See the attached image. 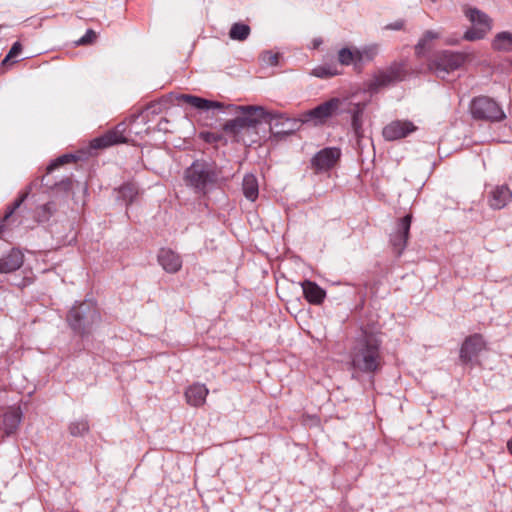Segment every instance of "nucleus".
I'll return each instance as SVG.
<instances>
[{"label": "nucleus", "mask_w": 512, "mask_h": 512, "mask_svg": "<svg viewBox=\"0 0 512 512\" xmlns=\"http://www.w3.org/2000/svg\"><path fill=\"white\" fill-rule=\"evenodd\" d=\"M24 261V255L18 249H12L0 258V273H11L18 270Z\"/></svg>", "instance_id": "obj_20"}, {"label": "nucleus", "mask_w": 512, "mask_h": 512, "mask_svg": "<svg viewBox=\"0 0 512 512\" xmlns=\"http://www.w3.org/2000/svg\"><path fill=\"white\" fill-rule=\"evenodd\" d=\"M492 46L495 50L511 51L512 50V33H509V32L498 33L492 42Z\"/></svg>", "instance_id": "obj_26"}, {"label": "nucleus", "mask_w": 512, "mask_h": 512, "mask_svg": "<svg viewBox=\"0 0 512 512\" xmlns=\"http://www.w3.org/2000/svg\"><path fill=\"white\" fill-rule=\"evenodd\" d=\"M21 50H22L21 44L19 42H15L13 44V46L11 47L10 51L8 52V54L6 55V57L4 58L3 64L8 62L10 59L18 56L20 54Z\"/></svg>", "instance_id": "obj_37"}, {"label": "nucleus", "mask_w": 512, "mask_h": 512, "mask_svg": "<svg viewBox=\"0 0 512 512\" xmlns=\"http://www.w3.org/2000/svg\"><path fill=\"white\" fill-rule=\"evenodd\" d=\"M177 100L183 101L196 109L205 111L210 109H222L224 107V105L221 102L211 101L189 94H181L177 97Z\"/></svg>", "instance_id": "obj_21"}, {"label": "nucleus", "mask_w": 512, "mask_h": 512, "mask_svg": "<svg viewBox=\"0 0 512 512\" xmlns=\"http://www.w3.org/2000/svg\"><path fill=\"white\" fill-rule=\"evenodd\" d=\"M439 37L440 34L438 32L427 30L415 46L416 54L423 55L427 50L430 49V43Z\"/></svg>", "instance_id": "obj_25"}, {"label": "nucleus", "mask_w": 512, "mask_h": 512, "mask_svg": "<svg viewBox=\"0 0 512 512\" xmlns=\"http://www.w3.org/2000/svg\"><path fill=\"white\" fill-rule=\"evenodd\" d=\"M378 53L377 45H368L361 49L358 48V61L359 66L365 61H371Z\"/></svg>", "instance_id": "obj_30"}, {"label": "nucleus", "mask_w": 512, "mask_h": 512, "mask_svg": "<svg viewBox=\"0 0 512 512\" xmlns=\"http://www.w3.org/2000/svg\"><path fill=\"white\" fill-rule=\"evenodd\" d=\"M97 38V34L94 30L88 29L86 33L77 41L79 45H87L93 43Z\"/></svg>", "instance_id": "obj_36"}, {"label": "nucleus", "mask_w": 512, "mask_h": 512, "mask_svg": "<svg viewBox=\"0 0 512 512\" xmlns=\"http://www.w3.org/2000/svg\"><path fill=\"white\" fill-rule=\"evenodd\" d=\"M404 27V21L398 20L394 23L388 24L385 28L388 30H401Z\"/></svg>", "instance_id": "obj_38"}, {"label": "nucleus", "mask_w": 512, "mask_h": 512, "mask_svg": "<svg viewBox=\"0 0 512 512\" xmlns=\"http://www.w3.org/2000/svg\"><path fill=\"white\" fill-rule=\"evenodd\" d=\"M470 113L475 120L500 122L506 118L501 106L487 96L475 97L470 104Z\"/></svg>", "instance_id": "obj_6"}, {"label": "nucleus", "mask_w": 512, "mask_h": 512, "mask_svg": "<svg viewBox=\"0 0 512 512\" xmlns=\"http://www.w3.org/2000/svg\"><path fill=\"white\" fill-rule=\"evenodd\" d=\"M280 53L272 51H264L260 55V61L263 66H277L279 64Z\"/></svg>", "instance_id": "obj_34"}, {"label": "nucleus", "mask_w": 512, "mask_h": 512, "mask_svg": "<svg viewBox=\"0 0 512 512\" xmlns=\"http://www.w3.org/2000/svg\"><path fill=\"white\" fill-rule=\"evenodd\" d=\"M209 394V389L205 384L193 383L185 390L184 396L187 404L192 407H201L206 403V398Z\"/></svg>", "instance_id": "obj_18"}, {"label": "nucleus", "mask_w": 512, "mask_h": 512, "mask_svg": "<svg viewBox=\"0 0 512 512\" xmlns=\"http://www.w3.org/2000/svg\"><path fill=\"white\" fill-rule=\"evenodd\" d=\"M67 321L74 332L84 337L100 323L101 315L94 301L85 300L70 309Z\"/></svg>", "instance_id": "obj_4"}, {"label": "nucleus", "mask_w": 512, "mask_h": 512, "mask_svg": "<svg viewBox=\"0 0 512 512\" xmlns=\"http://www.w3.org/2000/svg\"><path fill=\"white\" fill-rule=\"evenodd\" d=\"M89 431V424L86 419L71 422L69 432L72 436H83Z\"/></svg>", "instance_id": "obj_31"}, {"label": "nucleus", "mask_w": 512, "mask_h": 512, "mask_svg": "<svg viewBox=\"0 0 512 512\" xmlns=\"http://www.w3.org/2000/svg\"><path fill=\"white\" fill-rule=\"evenodd\" d=\"M167 107L168 101L166 99H160L149 103L145 108V112L152 115H158L167 109Z\"/></svg>", "instance_id": "obj_33"}, {"label": "nucleus", "mask_w": 512, "mask_h": 512, "mask_svg": "<svg viewBox=\"0 0 512 512\" xmlns=\"http://www.w3.org/2000/svg\"><path fill=\"white\" fill-rule=\"evenodd\" d=\"M304 298L313 305H320L326 297V291L313 281L305 280L301 283Z\"/></svg>", "instance_id": "obj_19"}, {"label": "nucleus", "mask_w": 512, "mask_h": 512, "mask_svg": "<svg viewBox=\"0 0 512 512\" xmlns=\"http://www.w3.org/2000/svg\"><path fill=\"white\" fill-rule=\"evenodd\" d=\"M465 16L472 23V27L464 33L463 38L465 40L475 41L483 39L485 35L491 30L492 21L490 17L479 9L467 8L465 10Z\"/></svg>", "instance_id": "obj_7"}, {"label": "nucleus", "mask_w": 512, "mask_h": 512, "mask_svg": "<svg viewBox=\"0 0 512 512\" xmlns=\"http://www.w3.org/2000/svg\"><path fill=\"white\" fill-rule=\"evenodd\" d=\"M341 150L337 147H326L318 151L311 159V168L315 173L331 170L339 161Z\"/></svg>", "instance_id": "obj_9"}, {"label": "nucleus", "mask_w": 512, "mask_h": 512, "mask_svg": "<svg viewBox=\"0 0 512 512\" xmlns=\"http://www.w3.org/2000/svg\"><path fill=\"white\" fill-rule=\"evenodd\" d=\"M21 421L22 411L20 407L11 406L2 414L0 430L6 436H11L16 433Z\"/></svg>", "instance_id": "obj_16"}, {"label": "nucleus", "mask_w": 512, "mask_h": 512, "mask_svg": "<svg viewBox=\"0 0 512 512\" xmlns=\"http://www.w3.org/2000/svg\"><path fill=\"white\" fill-rule=\"evenodd\" d=\"M512 201V192L508 185L493 186L487 193L488 206L493 210L505 208Z\"/></svg>", "instance_id": "obj_15"}, {"label": "nucleus", "mask_w": 512, "mask_h": 512, "mask_svg": "<svg viewBox=\"0 0 512 512\" xmlns=\"http://www.w3.org/2000/svg\"><path fill=\"white\" fill-rule=\"evenodd\" d=\"M465 61L466 55L464 53L444 50L435 54L430 68L438 76L443 77L442 74L453 72L462 67Z\"/></svg>", "instance_id": "obj_8"}, {"label": "nucleus", "mask_w": 512, "mask_h": 512, "mask_svg": "<svg viewBox=\"0 0 512 512\" xmlns=\"http://www.w3.org/2000/svg\"><path fill=\"white\" fill-rule=\"evenodd\" d=\"M412 215L407 214L397 221L395 231L390 235V243L397 257H400L406 249Z\"/></svg>", "instance_id": "obj_10"}, {"label": "nucleus", "mask_w": 512, "mask_h": 512, "mask_svg": "<svg viewBox=\"0 0 512 512\" xmlns=\"http://www.w3.org/2000/svg\"><path fill=\"white\" fill-rule=\"evenodd\" d=\"M485 349V341L480 334L468 336L460 348V360L464 364L470 363L478 354Z\"/></svg>", "instance_id": "obj_12"}, {"label": "nucleus", "mask_w": 512, "mask_h": 512, "mask_svg": "<svg viewBox=\"0 0 512 512\" xmlns=\"http://www.w3.org/2000/svg\"><path fill=\"white\" fill-rule=\"evenodd\" d=\"M322 43L323 40L321 38H314L312 40V48L317 49Z\"/></svg>", "instance_id": "obj_39"}, {"label": "nucleus", "mask_w": 512, "mask_h": 512, "mask_svg": "<svg viewBox=\"0 0 512 512\" xmlns=\"http://www.w3.org/2000/svg\"><path fill=\"white\" fill-rule=\"evenodd\" d=\"M338 74L337 67L334 65H320L312 70V75L318 78H330Z\"/></svg>", "instance_id": "obj_29"}, {"label": "nucleus", "mask_w": 512, "mask_h": 512, "mask_svg": "<svg viewBox=\"0 0 512 512\" xmlns=\"http://www.w3.org/2000/svg\"><path fill=\"white\" fill-rule=\"evenodd\" d=\"M28 196V192L21 194L11 206H9L5 212L3 219L0 221V232L4 229L6 222L10 219V217L14 214V212L22 205L25 199Z\"/></svg>", "instance_id": "obj_28"}, {"label": "nucleus", "mask_w": 512, "mask_h": 512, "mask_svg": "<svg viewBox=\"0 0 512 512\" xmlns=\"http://www.w3.org/2000/svg\"><path fill=\"white\" fill-rule=\"evenodd\" d=\"M338 62L344 66H349L352 64L356 67L359 66L358 48H354V49H350L348 47L341 48L338 51Z\"/></svg>", "instance_id": "obj_24"}, {"label": "nucleus", "mask_w": 512, "mask_h": 512, "mask_svg": "<svg viewBox=\"0 0 512 512\" xmlns=\"http://www.w3.org/2000/svg\"><path fill=\"white\" fill-rule=\"evenodd\" d=\"M403 77V68L401 66H394L387 71L379 73L375 77V84L377 86H386L393 82L402 80Z\"/></svg>", "instance_id": "obj_22"}, {"label": "nucleus", "mask_w": 512, "mask_h": 512, "mask_svg": "<svg viewBox=\"0 0 512 512\" xmlns=\"http://www.w3.org/2000/svg\"><path fill=\"white\" fill-rule=\"evenodd\" d=\"M137 189L133 184H125L121 186L119 190L120 197L127 202V204L132 203L137 196Z\"/></svg>", "instance_id": "obj_32"}, {"label": "nucleus", "mask_w": 512, "mask_h": 512, "mask_svg": "<svg viewBox=\"0 0 512 512\" xmlns=\"http://www.w3.org/2000/svg\"><path fill=\"white\" fill-rule=\"evenodd\" d=\"M432 3H436L438 0H430Z\"/></svg>", "instance_id": "obj_41"}, {"label": "nucleus", "mask_w": 512, "mask_h": 512, "mask_svg": "<svg viewBox=\"0 0 512 512\" xmlns=\"http://www.w3.org/2000/svg\"><path fill=\"white\" fill-rule=\"evenodd\" d=\"M365 103H353L346 98L344 113L351 116V127L357 140L363 137V115L365 111Z\"/></svg>", "instance_id": "obj_14"}, {"label": "nucleus", "mask_w": 512, "mask_h": 512, "mask_svg": "<svg viewBox=\"0 0 512 512\" xmlns=\"http://www.w3.org/2000/svg\"><path fill=\"white\" fill-rule=\"evenodd\" d=\"M221 171L214 162L197 159L184 171V182L198 194H206L217 185Z\"/></svg>", "instance_id": "obj_3"}, {"label": "nucleus", "mask_w": 512, "mask_h": 512, "mask_svg": "<svg viewBox=\"0 0 512 512\" xmlns=\"http://www.w3.org/2000/svg\"><path fill=\"white\" fill-rule=\"evenodd\" d=\"M227 108L230 112L243 115L227 121L223 126L224 133L248 146L258 140V125L272 119L271 114L261 106L228 105Z\"/></svg>", "instance_id": "obj_2"}, {"label": "nucleus", "mask_w": 512, "mask_h": 512, "mask_svg": "<svg viewBox=\"0 0 512 512\" xmlns=\"http://www.w3.org/2000/svg\"><path fill=\"white\" fill-rule=\"evenodd\" d=\"M77 160V157L73 154H64L60 157H58L57 159H55L48 167H47V171L48 172H51L53 171L54 169H56L57 167L61 166V165H64V164H67V163H71V162H75Z\"/></svg>", "instance_id": "obj_35"}, {"label": "nucleus", "mask_w": 512, "mask_h": 512, "mask_svg": "<svg viewBox=\"0 0 512 512\" xmlns=\"http://www.w3.org/2000/svg\"><path fill=\"white\" fill-rule=\"evenodd\" d=\"M157 260L160 266L167 273H177L182 268V258L175 251L169 248H162L159 250Z\"/></svg>", "instance_id": "obj_17"}, {"label": "nucleus", "mask_w": 512, "mask_h": 512, "mask_svg": "<svg viewBox=\"0 0 512 512\" xmlns=\"http://www.w3.org/2000/svg\"><path fill=\"white\" fill-rule=\"evenodd\" d=\"M448 44H455V42L447 41Z\"/></svg>", "instance_id": "obj_40"}, {"label": "nucleus", "mask_w": 512, "mask_h": 512, "mask_svg": "<svg viewBox=\"0 0 512 512\" xmlns=\"http://www.w3.org/2000/svg\"><path fill=\"white\" fill-rule=\"evenodd\" d=\"M250 27L244 23H234L229 31V37L232 40L244 41L250 35Z\"/></svg>", "instance_id": "obj_27"}, {"label": "nucleus", "mask_w": 512, "mask_h": 512, "mask_svg": "<svg viewBox=\"0 0 512 512\" xmlns=\"http://www.w3.org/2000/svg\"><path fill=\"white\" fill-rule=\"evenodd\" d=\"M126 124L119 123L113 129L107 131L103 135L94 138L91 141V147L94 149L107 148L116 144L125 143L127 141L125 137Z\"/></svg>", "instance_id": "obj_11"}, {"label": "nucleus", "mask_w": 512, "mask_h": 512, "mask_svg": "<svg viewBox=\"0 0 512 512\" xmlns=\"http://www.w3.org/2000/svg\"><path fill=\"white\" fill-rule=\"evenodd\" d=\"M242 190L244 196L254 202L258 198V180L253 174H246L243 178Z\"/></svg>", "instance_id": "obj_23"}, {"label": "nucleus", "mask_w": 512, "mask_h": 512, "mask_svg": "<svg viewBox=\"0 0 512 512\" xmlns=\"http://www.w3.org/2000/svg\"><path fill=\"white\" fill-rule=\"evenodd\" d=\"M382 339L379 333L368 327H361L351 339L348 348V364L352 378L358 374H375L383 365Z\"/></svg>", "instance_id": "obj_1"}, {"label": "nucleus", "mask_w": 512, "mask_h": 512, "mask_svg": "<svg viewBox=\"0 0 512 512\" xmlns=\"http://www.w3.org/2000/svg\"><path fill=\"white\" fill-rule=\"evenodd\" d=\"M417 127L408 120H395L383 128V137L388 141H394L408 136L416 131Z\"/></svg>", "instance_id": "obj_13"}, {"label": "nucleus", "mask_w": 512, "mask_h": 512, "mask_svg": "<svg viewBox=\"0 0 512 512\" xmlns=\"http://www.w3.org/2000/svg\"><path fill=\"white\" fill-rule=\"evenodd\" d=\"M346 98L333 97L303 114V122L324 125L333 116L344 114Z\"/></svg>", "instance_id": "obj_5"}]
</instances>
